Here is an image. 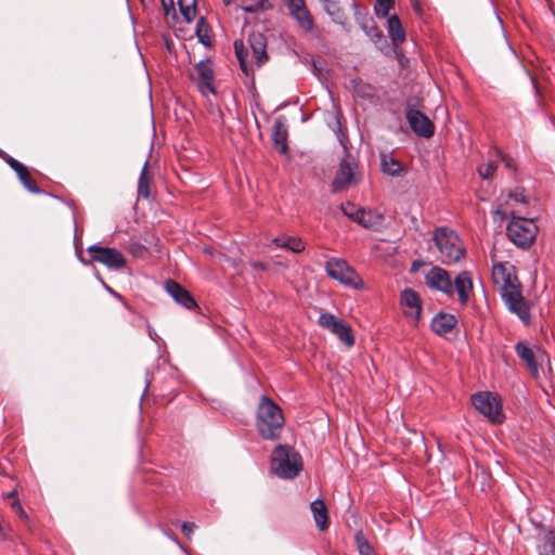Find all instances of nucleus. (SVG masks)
Here are the masks:
<instances>
[{
	"instance_id": "nucleus-1",
	"label": "nucleus",
	"mask_w": 555,
	"mask_h": 555,
	"mask_svg": "<svg viewBox=\"0 0 555 555\" xmlns=\"http://www.w3.org/2000/svg\"><path fill=\"white\" fill-rule=\"evenodd\" d=\"M285 424L282 409L267 396H262L256 414V428L264 440L280 439Z\"/></svg>"
},
{
	"instance_id": "nucleus-2",
	"label": "nucleus",
	"mask_w": 555,
	"mask_h": 555,
	"mask_svg": "<svg viewBox=\"0 0 555 555\" xmlns=\"http://www.w3.org/2000/svg\"><path fill=\"white\" fill-rule=\"evenodd\" d=\"M433 241L439 251L438 258L442 264H454L465 256L466 249L460 236L450 228H436L433 233Z\"/></svg>"
},
{
	"instance_id": "nucleus-3",
	"label": "nucleus",
	"mask_w": 555,
	"mask_h": 555,
	"mask_svg": "<svg viewBox=\"0 0 555 555\" xmlns=\"http://www.w3.org/2000/svg\"><path fill=\"white\" fill-rule=\"evenodd\" d=\"M270 467L280 478L293 479L302 469L301 455L289 446L278 444L272 451Z\"/></svg>"
},
{
	"instance_id": "nucleus-4",
	"label": "nucleus",
	"mask_w": 555,
	"mask_h": 555,
	"mask_svg": "<svg viewBox=\"0 0 555 555\" xmlns=\"http://www.w3.org/2000/svg\"><path fill=\"white\" fill-rule=\"evenodd\" d=\"M362 175L359 170L358 163L346 150L345 156L340 159L338 169L331 183L333 193L341 192L360 183Z\"/></svg>"
},
{
	"instance_id": "nucleus-5",
	"label": "nucleus",
	"mask_w": 555,
	"mask_h": 555,
	"mask_svg": "<svg viewBox=\"0 0 555 555\" xmlns=\"http://www.w3.org/2000/svg\"><path fill=\"white\" fill-rule=\"evenodd\" d=\"M506 233L516 246L528 248L535 240L538 227L533 219L513 217L506 227Z\"/></svg>"
},
{
	"instance_id": "nucleus-6",
	"label": "nucleus",
	"mask_w": 555,
	"mask_h": 555,
	"mask_svg": "<svg viewBox=\"0 0 555 555\" xmlns=\"http://www.w3.org/2000/svg\"><path fill=\"white\" fill-rule=\"evenodd\" d=\"M87 251L90 255V261L79 257L80 262L85 266H88L91 262H99L113 271L122 270L127 266V261L122 253L114 247H103L99 244H93L87 248Z\"/></svg>"
},
{
	"instance_id": "nucleus-7",
	"label": "nucleus",
	"mask_w": 555,
	"mask_h": 555,
	"mask_svg": "<svg viewBox=\"0 0 555 555\" xmlns=\"http://www.w3.org/2000/svg\"><path fill=\"white\" fill-rule=\"evenodd\" d=\"M325 272L340 284L356 289L363 288L360 275L348 264L345 259L330 258L325 263Z\"/></svg>"
},
{
	"instance_id": "nucleus-8",
	"label": "nucleus",
	"mask_w": 555,
	"mask_h": 555,
	"mask_svg": "<svg viewBox=\"0 0 555 555\" xmlns=\"http://www.w3.org/2000/svg\"><path fill=\"white\" fill-rule=\"evenodd\" d=\"M340 210L346 217L357 222L364 229L371 231H378L383 227L384 217L382 214L377 211L365 209L363 207H358L356 204L351 202L341 204Z\"/></svg>"
},
{
	"instance_id": "nucleus-9",
	"label": "nucleus",
	"mask_w": 555,
	"mask_h": 555,
	"mask_svg": "<svg viewBox=\"0 0 555 555\" xmlns=\"http://www.w3.org/2000/svg\"><path fill=\"white\" fill-rule=\"evenodd\" d=\"M472 403L476 410L489 418L493 424L503 423L505 415L499 396L490 391H481L472 396Z\"/></svg>"
},
{
	"instance_id": "nucleus-10",
	"label": "nucleus",
	"mask_w": 555,
	"mask_h": 555,
	"mask_svg": "<svg viewBox=\"0 0 555 555\" xmlns=\"http://www.w3.org/2000/svg\"><path fill=\"white\" fill-rule=\"evenodd\" d=\"M193 83L196 85L198 91L204 96L209 94L216 95L215 72L210 60H202L195 66L194 70L189 74Z\"/></svg>"
},
{
	"instance_id": "nucleus-11",
	"label": "nucleus",
	"mask_w": 555,
	"mask_h": 555,
	"mask_svg": "<svg viewBox=\"0 0 555 555\" xmlns=\"http://www.w3.org/2000/svg\"><path fill=\"white\" fill-rule=\"evenodd\" d=\"M492 280L499 288L502 298L507 296L508 293L512 294L521 289V285L515 275L514 267L508 262L493 264Z\"/></svg>"
},
{
	"instance_id": "nucleus-12",
	"label": "nucleus",
	"mask_w": 555,
	"mask_h": 555,
	"mask_svg": "<svg viewBox=\"0 0 555 555\" xmlns=\"http://www.w3.org/2000/svg\"><path fill=\"white\" fill-rule=\"evenodd\" d=\"M351 9L353 11L356 22L364 34L375 43L382 41L384 39V35L378 29L374 18L370 14L369 8L359 3L358 0H352Z\"/></svg>"
},
{
	"instance_id": "nucleus-13",
	"label": "nucleus",
	"mask_w": 555,
	"mask_h": 555,
	"mask_svg": "<svg viewBox=\"0 0 555 555\" xmlns=\"http://www.w3.org/2000/svg\"><path fill=\"white\" fill-rule=\"evenodd\" d=\"M319 324L332 332L347 347L354 345V336L351 326L344 320L336 318L332 313H322L319 317Z\"/></svg>"
},
{
	"instance_id": "nucleus-14",
	"label": "nucleus",
	"mask_w": 555,
	"mask_h": 555,
	"mask_svg": "<svg viewBox=\"0 0 555 555\" xmlns=\"http://www.w3.org/2000/svg\"><path fill=\"white\" fill-rule=\"evenodd\" d=\"M406 120L415 134L428 139L435 133L434 122L421 111L414 107H408L405 112Z\"/></svg>"
},
{
	"instance_id": "nucleus-15",
	"label": "nucleus",
	"mask_w": 555,
	"mask_h": 555,
	"mask_svg": "<svg viewBox=\"0 0 555 555\" xmlns=\"http://www.w3.org/2000/svg\"><path fill=\"white\" fill-rule=\"evenodd\" d=\"M426 285L448 296L453 294V282L449 272L440 267L431 268L425 275Z\"/></svg>"
},
{
	"instance_id": "nucleus-16",
	"label": "nucleus",
	"mask_w": 555,
	"mask_h": 555,
	"mask_svg": "<svg viewBox=\"0 0 555 555\" xmlns=\"http://www.w3.org/2000/svg\"><path fill=\"white\" fill-rule=\"evenodd\" d=\"M508 309L517 314L524 324L529 325L531 323L530 308L524 300L521 289L515 293H508L507 296L502 298Z\"/></svg>"
},
{
	"instance_id": "nucleus-17",
	"label": "nucleus",
	"mask_w": 555,
	"mask_h": 555,
	"mask_svg": "<svg viewBox=\"0 0 555 555\" xmlns=\"http://www.w3.org/2000/svg\"><path fill=\"white\" fill-rule=\"evenodd\" d=\"M289 15L297 22L299 27L306 33H312L314 29V20L308 10L305 0H297L287 7Z\"/></svg>"
},
{
	"instance_id": "nucleus-18",
	"label": "nucleus",
	"mask_w": 555,
	"mask_h": 555,
	"mask_svg": "<svg viewBox=\"0 0 555 555\" xmlns=\"http://www.w3.org/2000/svg\"><path fill=\"white\" fill-rule=\"evenodd\" d=\"M535 547L539 555H555V529L537 524Z\"/></svg>"
},
{
	"instance_id": "nucleus-19",
	"label": "nucleus",
	"mask_w": 555,
	"mask_h": 555,
	"mask_svg": "<svg viewBox=\"0 0 555 555\" xmlns=\"http://www.w3.org/2000/svg\"><path fill=\"white\" fill-rule=\"evenodd\" d=\"M515 351L517 356L521 359V361L527 365L529 371L534 377H539L540 375V364L538 361V356L542 352L540 349L534 351L528 344L525 341H518L515 346Z\"/></svg>"
},
{
	"instance_id": "nucleus-20",
	"label": "nucleus",
	"mask_w": 555,
	"mask_h": 555,
	"mask_svg": "<svg viewBox=\"0 0 555 555\" xmlns=\"http://www.w3.org/2000/svg\"><path fill=\"white\" fill-rule=\"evenodd\" d=\"M167 293L175 299L176 302L182 307L192 310L197 307L193 296L179 283L173 280H168L165 284Z\"/></svg>"
},
{
	"instance_id": "nucleus-21",
	"label": "nucleus",
	"mask_w": 555,
	"mask_h": 555,
	"mask_svg": "<svg viewBox=\"0 0 555 555\" xmlns=\"http://www.w3.org/2000/svg\"><path fill=\"white\" fill-rule=\"evenodd\" d=\"M248 47L251 50L253 57L255 59V62H256V66L259 68L269 59L268 53H267L266 37L261 33L253 31L248 36Z\"/></svg>"
},
{
	"instance_id": "nucleus-22",
	"label": "nucleus",
	"mask_w": 555,
	"mask_h": 555,
	"mask_svg": "<svg viewBox=\"0 0 555 555\" xmlns=\"http://www.w3.org/2000/svg\"><path fill=\"white\" fill-rule=\"evenodd\" d=\"M454 289L457 293L459 301L462 305H466L473 289L472 274L468 271H462L456 275L453 282Z\"/></svg>"
},
{
	"instance_id": "nucleus-23",
	"label": "nucleus",
	"mask_w": 555,
	"mask_h": 555,
	"mask_svg": "<svg viewBox=\"0 0 555 555\" xmlns=\"http://www.w3.org/2000/svg\"><path fill=\"white\" fill-rule=\"evenodd\" d=\"M322 3L323 10L331 16L332 21L340 25L345 30L350 29L347 16L339 5L338 0H319Z\"/></svg>"
},
{
	"instance_id": "nucleus-24",
	"label": "nucleus",
	"mask_w": 555,
	"mask_h": 555,
	"mask_svg": "<svg viewBox=\"0 0 555 555\" xmlns=\"http://www.w3.org/2000/svg\"><path fill=\"white\" fill-rule=\"evenodd\" d=\"M456 323L457 320L453 314L439 312L433 318L430 327L437 335L444 336L455 327Z\"/></svg>"
},
{
	"instance_id": "nucleus-25",
	"label": "nucleus",
	"mask_w": 555,
	"mask_h": 555,
	"mask_svg": "<svg viewBox=\"0 0 555 555\" xmlns=\"http://www.w3.org/2000/svg\"><path fill=\"white\" fill-rule=\"evenodd\" d=\"M400 301L402 306L411 309L410 314L417 322L422 311V300L418 294L411 288H405L401 292Z\"/></svg>"
},
{
	"instance_id": "nucleus-26",
	"label": "nucleus",
	"mask_w": 555,
	"mask_h": 555,
	"mask_svg": "<svg viewBox=\"0 0 555 555\" xmlns=\"http://www.w3.org/2000/svg\"><path fill=\"white\" fill-rule=\"evenodd\" d=\"M388 36L395 47H398L405 40V31L397 14H392L387 20Z\"/></svg>"
},
{
	"instance_id": "nucleus-27",
	"label": "nucleus",
	"mask_w": 555,
	"mask_h": 555,
	"mask_svg": "<svg viewBox=\"0 0 555 555\" xmlns=\"http://www.w3.org/2000/svg\"><path fill=\"white\" fill-rule=\"evenodd\" d=\"M311 512L313 514V519L315 526L324 531L328 527V515L325 503L322 499H317L310 504Z\"/></svg>"
},
{
	"instance_id": "nucleus-28",
	"label": "nucleus",
	"mask_w": 555,
	"mask_h": 555,
	"mask_svg": "<svg viewBox=\"0 0 555 555\" xmlns=\"http://www.w3.org/2000/svg\"><path fill=\"white\" fill-rule=\"evenodd\" d=\"M380 170L388 176L399 177L403 173V167L391 153H380Z\"/></svg>"
},
{
	"instance_id": "nucleus-29",
	"label": "nucleus",
	"mask_w": 555,
	"mask_h": 555,
	"mask_svg": "<svg viewBox=\"0 0 555 555\" xmlns=\"http://www.w3.org/2000/svg\"><path fill=\"white\" fill-rule=\"evenodd\" d=\"M272 244L279 248L287 249L293 253H301L306 246L299 236H276L272 240Z\"/></svg>"
},
{
	"instance_id": "nucleus-30",
	"label": "nucleus",
	"mask_w": 555,
	"mask_h": 555,
	"mask_svg": "<svg viewBox=\"0 0 555 555\" xmlns=\"http://www.w3.org/2000/svg\"><path fill=\"white\" fill-rule=\"evenodd\" d=\"M234 52L238 60L241 69L246 76H248L254 70L251 64L248 62V47L245 46L242 40H236L234 42Z\"/></svg>"
},
{
	"instance_id": "nucleus-31",
	"label": "nucleus",
	"mask_w": 555,
	"mask_h": 555,
	"mask_svg": "<svg viewBox=\"0 0 555 555\" xmlns=\"http://www.w3.org/2000/svg\"><path fill=\"white\" fill-rule=\"evenodd\" d=\"M272 141L281 154H285L287 152V131L279 120L273 125Z\"/></svg>"
},
{
	"instance_id": "nucleus-32",
	"label": "nucleus",
	"mask_w": 555,
	"mask_h": 555,
	"mask_svg": "<svg viewBox=\"0 0 555 555\" xmlns=\"http://www.w3.org/2000/svg\"><path fill=\"white\" fill-rule=\"evenodd\" d=\"M271 0H242L241 9L246 13H257L271 10Z\"/></svg>"
},
{
	"instance_id": "nucleus-33",
	"label": "nucleus",
	"mask_w": 555,
	"mask_h": 555,
	"mask_svg": "<svg viewBox=\"0 0 555 555\" xmlns=\"http://www.w3.org/2000/svg\"><path fill=\"white\" fill-rule=\"evenodd\" d=\"M149 160H145L138 180V195L143 198L150 197L151 176L147 170Z\"/></svg>"
},
{
	"instance_id": "nucleus-34",
	"label": "nucleus",
	"mask_w": 555,
	"mask_h": 555,
	"mask_svg": "<svg viewBox=\"0 0 555 555\" xmlns=\"http://www.w3.org/2000/svg\"><path fill=\"white\" fill-rule=\"evenodd\" d=\"M195 33H196V37H197L198 41L203 46L210 47V44H211V39H210V35H209L210 26L208 25V23H206L204 17H201L197 21Z\"/></svg>"
},
{
	"instance_id": "nucleus-35",
	"label": "nucleus",
	"mask_w": 555,
	"mask_h": 555,
	"mask_svg": "<svg viewBox=\"0 0 555 555\" xmlns=\"http://www.w3.org/2000/svg\"><path fill=\"white\" fill-rule=\"evenodd\" d=\"M17 177L23 186L30 193L40 194L42 192L41 189L37 185L36 181L30 177L27 167L23 168V170L17 173Z\"/></svg>"
},
{
	"instance_id": "nucleus-36",
	"label": "nucleus",
	"mask_w": 555,
	"mask_h": 555,
	"mask_svg": "<svg viewBox=\"0 0 555 555\" xmlns=\"http://www.w3.org/2000/svg\"><path fill=\"white\" fill-rule=\"evenodd\" d=\"M354 542L360 555H376L374 548L361 530L354 533Z\"/></svg>"
},
{
	"instance_id": "nucleus-37",
	"label": "nucleus",
	"mask_w": 555,
	"mask_h": 555,
	"mask_svg": "<svg viewBox=\"0 0 555 555\" xmlns=\"http://www.w3.org/2000/svg\"><path fill=\"white\" fill-rule=\"evenodd\" d=\"M179 9L186 22H191L196 13V0H178Z\"/></svg>"
},
{
	"instance_id": "nucleus-38",
	"label": "nucleus",
	"mask_w": 555,
	"mask_h": 555,
	"mask_svg": "<svg viewBox=\"0 0 555 555\" xmlns=\"http://www.w3.org/2000/svg\"><path fill=\"white\" fill-rule=\"evenodd\" d=\"M354 92L362 99H371L374 96V89L371 85L364 83L361 80H353Z\"/></svg>"
},
{
	"instance_id": "nucleus-39",
	"label": "nucleus",
	"mask_w": 555,
	"mask_h": 555,
	"mask_svg": "<svg viewBox=\"0 0 555 555\" xmlns=\"http://www.w3.org/2000/svg\"><path fill=\"white\" fill-rule=\"evenodd\" d=\"M496 168V163L489 160L486 164L480 165L477 171L482 179H491L494 176Z\"/></svg>"
},
{
	"instance_id": "nucleus-40",
	"label": "nucleus",
	"mask_w": 555,
	"mask_h": 555,
	"mask_svg": "<svg viewBox=\"0 0 555 555\" xmlns=\"http://www.w3.org/2000/svg\"><path fill=\"white\" fill-rule=\"evenodd\" d=\"M0 158H2L14 172L17 175L20 171L23 170L26 166L23 165L21 162L5 153L3 150L0 149Z\"/></svg>"
},
{
	"instance_id": "nucleus-41",
	"label": "nucleus",
	"mask_w": 555,
	"mask_h": 555,
	"mask_svg": "<svg viewBox=\"0 0 555 555\" xmlns=\"http://www.w3.org/2000/svg\"><path fill=\"white\" fill-rule=\"evenodd\" d=\"M0 158H2L14 172L17 175L20 171L23 170L26 166L23 165L21 162L5 153L3 150L0 149Z\"/></svg>"
},
{
	"instance_id": "nucleus-42",
	"label": "nucleus",
	"mask_w": 555,
	"mask_h": 555,
	"mask_svg": "<svg viewBox=\"0 0 555 555\" xmlns=\"http://www.w3.org/2000/svg\"><path fill=\"white\" fill-rule=\"evenodd\" d=\"M0 158H2L14 172L17 175L20 171L23 170L26 166L23 165L21 162L5 153L3 150L0 149Z\"/></svg>"
},
{
	"instance_id": "nucleus-43",
	"label": "nucleus",
	"mask_w": 555,
	"mask_h": 555,
	"mask_svg": "<svg viewBox=\"0 0 555 555\" xmlns=\"http://www.w3.org/2000/svg\"><path fill=\"white\" fill-rule=\"evenodd\" d=\"M0 158H2L14 172L17 175L20 171L23 170L26 166L23 165L21 162L5 153L3 150L0 149Z\"/></svg>"
},
{
	"instance_id": "nucleus-44",
	"label": "nucleus",
	"mask_w": 555,
	"mask_h": 555,
	"mask_svg": "<svg viewBox=\"0 0 555 555\" xmlns=\"http://www.w3.org/2000/svg\"><path fill=\"white\" fill-rule=\"evenodd\" d=\"M393 0H377V5L375 7V13L377 16L386 17L393 7Z\"/></svg>"
},
{
	"instance_id": "nucleus-45",
	"label": "nucleus",
	"mask_w": 555,
	"mask_h": 555,
	"mask_svg": "<svg viewBox=\"0 0 555 555\" xmlns=\"http://www.w3.org/2000/svg\"><path fill=\"white\" fill-rule=\"evenodd\" d=\"M127 249L135 258H142L147 253V247L139 242H131Z\"/></svg>"
},
{
	"instance_id": "nucleus-46",
	"label": "nucleus",
	"mask_w": 555,
	"mask_h": 555,
	"mask_svg": "<svg viewBox=\"0 0 555 555\" xmlns=\"http://www.w3.org/2000/svg\"><path fill=\"white\" fill-rule=\"evenodd\" d=\"M195 529V525L193 522H189V521H184L182 525H181V531L183 532V534L186 537V538H191L193 531Z\"/></svg>"
},
{
	"instance_id": "nucleus-47",
	"label": "nucleus",
	"mask_w": 555,
	"mask_h": 555,
	"mask_svg": "<svg viewBox=\"0 0 555 555\" xmlns=\"http://www.w3.org/2000/svg\"><path fill=\"white\" fill-rule=\"evenodd\" d=\"M511 198L518 203H525L526 197L524 195V192L521 190L516 189L515 191L511 192L508 195Z\"/></svg>"
},
{
	"instance_id": "nucleus-48",
	"label": "nucleus",
	"mask_w": 555,
	"mask_h": 555,
	"mask_svg": "<svg viewBox=\"0 0 555 555\" xmlns=\"http://www.w3.org/2000/svg\"><path fill=\"white\" fill-rule=\"evenodd\" d=\"M164 534L171 540L179 548L184 550L179 539L169 530V529H163Z\"/></svg>"
},
{
	"instance_id": "nucleus-49",
	"label": "nucleus",
	"mask_w": 555,
	"mask_h": 555,
	"mask_svg": "<svg viewBox=\"0 0 555 555\" xmlns=\"http://www.w3.org/2000/svg\"><path fill=\"white\" fill-rule=\"evenodd\" d=\"M249 266L254 270H261V271H264L268 268V266L261 261H250Z\"/></svg>"
},
{
	"instance_id": "nucleus-50",
	"label": "nucleus",
	"mask_w": 555,
	"mask_h": 555,
	"mask_svg": "<svg viewBox=\"0 0 555 555\" xmlns=\"http://www.w3.org/2000/svg\"><path fill=\"white\" fill-rule=\"evenodd\" d=\"M411 7L413 8L414 12L421 16L423 14V9L420 3V0H411Z\"/></svg>"
},
{
	"instance_id": "nucleus-51",
	"label": "nucleus",
	"mask_w": 555,
	"mask_h": 555,
	"mask_svg": "<svg viewBox=\"0 0 555 555\" xmlns=\"http://www.w3.org/2000/svg\"><path fill=\"white\" fill-rule=\"evenodd\" d=\"M163 7L166 13H169V10L175 8L173 0H162Z\"/></svg>"
},
{
	"instance_id": "nucleus-52",
	"label": "nucleus",
	"mask_w": 555,
	"mask_h": 555,
	"mask_svg": "<svg viewBox=\"0 0 555 555\" xmlns=\"http://www.w3.org/2000/svg\"><path fill=\"white\" fill-rule=\"evenodd\" d=\"M12 507L22 516V517H27L23 507L21 506V504L18 502H14L12 504Z\"/></svg>"
},
{
	"instance_id": "nucleus-53",
	"label": "nucleus",
	"mask_w": 555,
	"mask_h": 555,
	"mask_svg": "<svg viewBox=\"0 0 555 555\" xmlns=\"http://www.w3.org/2000/svg\"><path fill=\"white\" fill-rule=\"evenodd\" d=\"M105 288L109 292V294H112L115 298H118L120 301L124 302V298L121 295H119L118 293H116L113 288H111L109 286L105 285Z\"/></svg>"
},
{
	"instance_id": "nucleus-54",
	"label": "nucleus",
	"mask_w": 555,
	"mask_h": 555,
	"mask_svg": "<svg viewBox=\"0 0 555 555\" xmlns=\"http://www.w3.org/2000/svg\"><path fill=\"white\" fill-rule=\"evenodd\" d=\"M146 326H147V330H149V335H150V337H151L153 340H155V339H156L155 337L157 336V335H156V333L153 331V328L151 327V325H150L147 322H146Z\"/></svg>"
},
{
	"instance_id": "nucleus-55",
	"label": "nucleus",
	"mask_w": 555,
	"mask_h": 555,
	"mask_svg": "<svg viewBox=\"0 0 555 555\" xmlns=\"http://www.w3.org/2000/svg\"><path fill=\"white\" fill-rule=\"evenodd\" d=\"M420 266H421V261L415 260L412 262L411 270L416 271Z\"/></svg>"
},
{
	"instance_id": "nucleus-56",
	"label": "nucleus",
	"mask_w": 555,
	"mask_h": 555,
	"mask_svg": "<svg viewBox=\"0 0 555 555\" xmlns=\"http://www.w3.org/2000/svg\"><path fill=\"white\" fill-rule=\"evenodd\" d=\"M335 127H336L338 132L341 130V125H340V121H339V119L337 117L335 118Z\"/></svg>"
},
{
	"instance_id": "nucleus-57",
	"label": "nucleus",
	"mask_w": 555,
	"mask_h": 555,
	"mask_svg": "<svg viewBox=\"0 0 555 555\" xmlns=\"http://www.w3.org/2000/svg\"><path fill=\"white\" fill-rule=\"evenodd\" d=\"M286 4V7L288 5H292L293 3H295L297 0H283Z\"/></svg>"
},
{
	"instance_id": "nucleus-58",
	"label": "nucleus",
	"mask_w": 555,
	"mask_h": 555,
	"mask_svg": "<svg viewBox=\"0 0 555 555\" xmlns=\"http://www.w3.org/2000/svg\"><path fill=\"white\" fill-rule=\"evenodd\" d=\"M503 160L505 162L506 167H512L511 159H506L505 157H503Z\"/></svg>"
},
{
	"instance_id": "nucleus-59",
	"label": "nucleus",
	"mask_w": 555,
	"mask_h": 555,
	"mask_svg": "<svg viewBox=\"0 0 555 555\" xmlns=\"http://www.w3.org/2000/svg\"><path fill=\"white\" fill-rule=\"evenodd\" d=\"M225 5H230L233 0H222Z\"/></svg>"
}]
</instances>
